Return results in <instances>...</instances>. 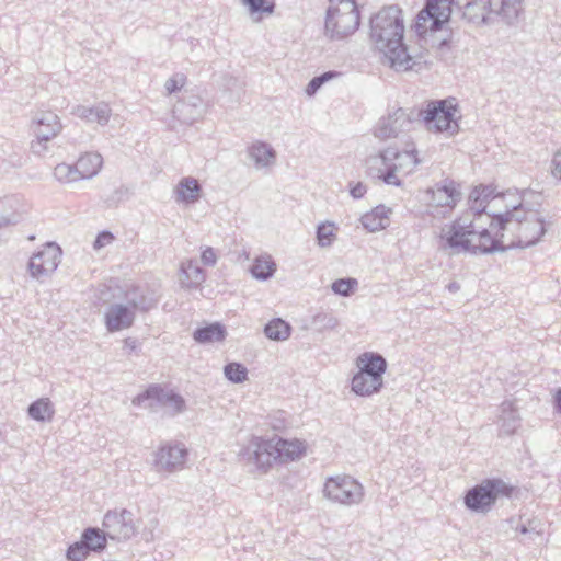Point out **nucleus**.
<instances>
[{"instance_id":"40","label":"nucleus","mask_w":561,"mask_h":561,"mask_svg":"<svg viewBox=\"0 0 561 561\" xmlns=\"http://www.w3.org/2000/svg\"><path fill=\"white\" fill-rule=\"evenodd\" d=\"M248 8L250 15L272 14L275 11V0H241Z\"/></svg>"},{"instance_id":"57","label":"nucleus","mask_w":561,"mask_h":561,"mask_svg":"<svg viewBox=\"0 0 561 561\" xmlns=\"http://www.w3.org/2000/svg\"><path fill=\"white\" fill-rule=\"evenodd\" d=\"M447 289H448L449 293L454 294V293H457L460 289V285L457 282H450L447 285Z\"/></svg>"},{"instance_id":"19","label":"nucleus","mask_w":561,"mask_h":561,"mask_svg":"<svg viewBox=\"0 0 561 561\" xmlns=\"http://www.w3.org/2000/svg\"><path fill=\"white\" fill-rule=\"evenodd\" d=\"M205 113L204 101L201 96L190 94L180 100L173 107V115L183 124L191 125Z\"/></svg>"},{"instance_id":"54","label":"nucleus","mask_w":561,"mask_h":561,"mask_svg":"<svg viewBox=\"0 0 561 561\" xmlns=\"http://www.w3.org/2000/svg\"><path fill=\"white\" fill-rule=\"evenodd\" d=\"M554 410L561 414V388H558L553 396Z\"/></svg>"},{"instance_id":"3","label":"nucleus","mask_w":561,"mask_h":561,"mask_svg":"<svg viewBox=\"0 0 561 561\" xmlns=\"http://www.w3.org/2000/svg\"><path fill=\"white\" fill-rule=\"evenodd\" d=\"M400 159H408L411 168L421 163L415 148L399 150L396 147H388L379 151L378 154L369 156L366 159V174L373 180L400 187L403 185L397 175V172L403 169V164L397 162Z\"/></svg>"},{"instance_id":"29","label":"nucleus","mask_w":561,"mask_h":561,"mask_svg":"<svg viewBox=\"0 0 561 561\" xmlns=\"http://www.w3.org/2000/svg\"><path fill=\"white\" fill-rule=\"evenodd\" d=\"M500 422V434L507 436L513 435L520 426V416L513 402L504 401L501 404Z\"/></svg>"},{"instance_id":"55","label":"nucleus","mask_w":561,"mask_h":561,"mask_svg":"<svg viewBox=\"0 0 561 561\" xmlns=\"http://www.w3.org/2000/svg\"><path fill=\"white\" fill-rule=\"evenodd\" d=\"M124 343H125V346H126L127 348H129L130 351H134V350L137 347V342H136V340H134V339H131V337H127V339H125Z\"/></svg>"},{"instance_id":"38","label":"nucleus","mask_w":561,"mask_h":561,"mask_svg":"<svg viewBox=\"0 0 561 561\" xmlns=\"http://www.w3.org/2000/svg\"><path fill=\"white\" fill-rule=\"evenodd\" d=\"M54 176L62 183H72L82 180L77 163H59L54 169Z\"/></svg>"},{"instance_id":"37","label":"nucleus","mask_w":561,"mask_h":561,"mask_svg":"<svg viewBox=\"0 0 561 561\" xmlns=\"http://www.w3.org/2000/svg\"><path fill=\"white\" fill-rule=\"evenodd\" d=\"M518 211H519V204L512 206L511 209H507L504 213L490 214V216L492 217L490 227L496 228L500 231L505 230L508 225L515 224L516 217L518 216Z\"/></svg>"},{"instance_id":"13","label":"nucleus","mask_w":561,"mask_h":561,"mask_svg":"<svg viewBox=\"0 0 561 561\" xmlns=\"http://www.w3.org/2000/svg\"><path fill=\"white\" fill-rule=\"evenodd\" d=\"M102 527L108 539L115 541H126L136 534L133 513L127 508L119 512L107 511L103 517Z\"/></svg>"},{"instance_id":"51","label":"nucleus","mask_w":561,"mask_h":561,"mask_svg":"<svg viewBox=\"0 0 561 561\" xmlns=\"http://www.w3.org/2000/svg\"><path fill=\"white\" fill-rule=\"evenodd\" d=\"M367 192L366 185L362 182L350 183V194L353 198L359 199Z\"/></svg>"},{"instance_id":"34","label":"nucleus","mask_w":561,"mask_h":561,"mask_svg":"<svg viewBox=\"0 0 561 561\" xmlns=\"http://www.w3.org/2000/svg\"><path fill=\"white\" fill-rule=\"evenodd\" d=\"M276 272V264L272 256H259L250 266V273L253 278L265 282L274 276Z\"/></svg>"},{"instance_id":"27","label":"nucleus","mask_w":561,"mask_h":561,"mask_svg":"<svg viewBox=\"0 0 561 561\" xmlns=\"http://www.w3.org/2000/svg\"><path fill=\"white\" fill-rule=\"evenodd\" d=\"M105 531L99 527H87L80 536V540L90 553H102L107 547Z\"/></svg>"},{"instance_id":"46","label":"nucleus","mask_w":561,"mask_h":561,"mask_svg":"<svg viewBox=\"0 0 561 561\" xmlns=\"http://www.w3.org/2000/svg\"><path fill=\"white\" fill-rule=\"evenodd\" d=\"M167 407L172 409V415L181 414L186 410V401L180 393L173 390L169 401H167Z\"/></svg>"},{"instance_id":"10","label":"nucleus","mask_w":561,"mask_h":561,"mask_svg":"<svg viewBox=\"0 0 561 561\" xmlns=\"http://www.w3.org/2000/svg\"><path fill=\"white\" fill-rule=\"evenodd\" d=\"M323 495L331 502L351 506L363 501L364 488L351 476L329 477L324 482Z\"/></svg>"},{"instance_id":"4","label":"nucleus","mask_w":561,"mask_h":561,"mask_svg":"<svg viewBox=\"0 0 561 561\" xmlns=\"http://www.w3.org/2000/svg\"><path fill=\"white\" fill-rule=\"evenodd\" d=\"M518 493V488L501 478H486L468 489L463 504L471 513L488 514L499 500H511Z\"/></svg>"},{"instance_id":"28","label":"nucleus","mask_w":561,"mask_h":561,"mask_svg":"<svg viewBox=\"0 0 561 561\" xmlns=\"http://www.w3.org/2000/svg\"><path fill=\"white\" fill-rule=\"evenodd\" d=\"M248 154L256 168L270 167L276 159L275 149L270 144L260 140L248 147Z\"/></svg>"},{"instance_id":"61","label":"nucleus","mask_w":561,"mask_h":561,"mask_svg":"<svg viewBox=\"0 0 561 561\" xmlns=\"http://www.w3.org/2000/svg\"><path fill=\"white\" fill-rule=\"evenodd\" d=\"M28 239H30V240H34V239H35V237H34V236H30V237H28Z\"/></svg>"},{"instance_id":"18","label":"nucleus","mask_w":561,"mask_h":561,"mask_svg":"<svg viewBox=\"0 0 561 561\" xmlns=\"http://www.w3.org/2000/svg\"><path fill=\"white\" fill-rule=\"evenodd\" d=\"M104 322L108 332L122 331L134 324L135 312L127 304H112L104 314Z\"/></svg>"},{"instance_id":"35","label":"nucleus","mask_w":561,"mask_h":561,"mask_svg":"<svg viewBox=\"0 0 561 561\" xmlns=\"http://www.w3.org/2000/svg\"><path fill=\"white\" fill-rule=\"evenodd\" d=\"M290 333V324L280 318H274L264 325V334L272 341H285Z\"/></svg>"},{"instance_id":"59","label":"nucleus","mask_w":561,"mask_h":561,"mask_svg":"<svg viewBox=\"0 0 561 561\" xmlns=\"http://www.w3.org/2000/svg\"><path fill=\"white\" fill-rule=\"evenodd\" d=\"M449 42H450V41H449L448 38H444V39H442V41H440V43H439L438 47H439V48H442V47H444V46H448V45H449Z\"/></svg>"},{"instance_id":"5","label":"nucleus","mask_w":561,"mask_h":561,"mask_svg":"<svg viewBox=\"0 0 561 561\" xmlns=\"http://www.w3.org/2000/svg\"><path fill=\"white\" fill-rule=\"evenodd\" d=\"M458 104L455 98L428 100L423 107L417 108L419 124L434 134L455 136L459 133V118L456 117Z\"/></svg>"},{"instance_id":"21","label":"nucleus","mask_w":561,"mask_h":561,"mask_svg":"<svg viewBox=\"0 0 561 561\" xmlns=\"http://www.w3.org/2000/svg\"><path fill=\"white\" fill-rule=\"evenodd\" d=\"M173 390H165L160 383L148 386L142 392L137 394L131 403L136 407H145L154 410L157 405L167 407V401Z\"/></svg>"},{"instance_id":"52","label":"nucleus","mask_w":561,"mask_h":561,"mask_svg":"<svg viewBox=\"0 0 561 561\" xmlns=\"http://www.w3.org/2000/svg\"><path fill=\"white\" fill-rule=\"evenodd\" d=\"M538 526H539L538 522L528 520V524H520L516 527V529L523 535L530 534V533L540 534L541 529H538Z\"/></svg>"},{"instance_id":"22","label":"nucleus","mask_w":561,"mask_h":561,"mask_svg":"<svg viewBox=\"0 0 561 561\" xmlns=\"http://www.w3.org/2000/svg\"><path fill=\"white\" fill-rule=\"evenodd\" d=\"M273 439L276 447V458L280 463L300 459L306 454L307 447L304 440L287 439L278 435H274Z\"/></svg>"},{"instance_id":"60","label":"nucleus","mask_w":561,"mask_h":561,"mask_svg":"<svg viewBox=\"0 0 561 561\" xmlns=\"http://www.w3.org/2000/svg\"><path fill=\"white\" fill-rule=\"evenodd\" d=\"M480 243H484L485 245H490V241L488 239L482 240L480 237Z\"/></svg>"},{"instance_id":"11","label":"nucleus","mask_w":561,"mask_h":561,"mask_svg":"<svg viewBox=\"0 0 561 561\" xmlns=\"http://www.w3.org/2000/svg\"><path fill=\"white\" fill-rule=\"evenodd\" d=\"M416 114L417 107H399L379 119L374 134L380 139L398 137L400 133L409 131L419 124Z\"/></svg>"},{"instance_id":"17","label":"nucleus","mask_w":561,"mask_h":561,"mask_svg":"<svg viewBox=\"0 0 561 561\" xmlns=\"http://www.w3.org/2000/svg\"><path fill=\"white\" fill-rule=\"evenodd\" d=\"M251 446L254 447V449L250 454L249 460L254 462L257 470L267 472L274 462H278L273 437H254L251 442Z\"/></svg>"},{"instance_id":"30","label":"nucleus","mask_w":561,"mask_h":561,"mask_svg":"<svg viewBox=\"0 0 561 561\" xmlns=\"http://www.w3.org/2000/svg\"><path fill=\"white\" fill-rule=\"evenodd\" d=\"M76 163L82 180H89L100 172L103 158L98 152H85L80 156Z\"/></svg>"},{"instance_id":"44","label":"nucleus","mask_w":561,"mask_h":561,"mask_svg":"<svg viewBox=\"0 0 561 561\" xmlns=\"http://www.w3.org/2000/svg\"><path fill=\"white\" fill-rule=\"evenodd\" d=\"M90 554L91 553L79 539L68 546L65 557L67 561H84Z\"/></svg>"},{"instance_id":"47","label":"nucleus","mask_w":561,"mask_h":561,"mask_svg":"<svg viewBox=\"0 0 561 561\" xmlns=\"http://www.w3.org/2000/svg\"><path fill=\"white\" fill-rule=\"evenodd\" d=\"M184 81H185L184 76L174 75L173 77H171L170 79L167 80L164 88L169 94H172V93L181 90V88L184 84Z\"/></svg>"},{"instance_id":"32","label":"nucleus","mask_w":561,"mask_h":561,"mask_svg":"<svg viewBox=\"0 0 561 561\" xmlns=\"http://www.w3.org/2000/svg\"><path fill=\"white\" fill-rule=\"evenodd\" d=\"M180 270L184 276L181 280L183 287L197 288L205 282V271L193 260L182 263Z\"/></svg>"},{"instance_id":"20","label":"nucleus","mask_w":561,"mask_h":561,"mask_svg":"<svg viewBox=\"0 0 561 561\" xmlns=\"http://www.w3.org/2000/svg\"><path fill=\"white\" fill-rule=\"evenodd\" d=\"M125 300L134 312H148L154 309L158 305V297L153 290L133 286L125 293Z\"/></svg>"},{"instance_id":"53","label":"nucleus","mask_w":561,"mask_h":561,"mask_svg":"<svg viewBox=\"0 0 561 561\" xmlns=\"http://www.w3.org/2000/svg\"><path fill=\"white\" fill-rule=\"evenodd\" d=\"M460 225L461 227L463 228L465 232H466V236L468 238L472 237V236H476L478 234L479 236V231L482 229V228H478L473 220H470L469 222H466V220H463L462 218H460Z\"/></svg>"},{"instance_id":"7","label":"nucleus","mask_w":561,"mask_h":561,"mask_svg":"<svg viewBox=\"0 0 561 561\" xmlns=\"http://www.w3.org/2000/svg\"><path fill=\"white\" fill-rule=\"evenodd\" d=\"M479 237L484 240L488 239L490 241V245H485L484 243L472 244L470 238L466 236L463 228L460 225V218L455 219L450 226L448 231L440 236V250H450L451 254H458L460 252H468L471 254H492L495 252H505L503 248V243L493 238L486 228H482L479 231Z\"/></svg>"},{"instance_id":"14","label":"nucleus","mask_w":561,"mask_h":561,"mask_svg":"<svg viewBox=\"0 0 561 561\" xmlns=\"http://www.w3.org/2000/svg\"><path fill=\"white\" fill-rule=\"evenodd\" d=\"M59 117L54 112H42L33 121V133L36 140L32 141L33 152L41 154L45 149V142L56 137L61 130Z\"/></svg>"},{"instance_id":"33","label":"nucleus","mask_w":561,"mask_h":561,"mask_svg":"<svg viewBox=\"0 0 561 561\" xmlns=\"http://www.w3.org/2000/svg\"><path fill=\"white\" fill-rule=\"evenodd\" d=\"M27 415L36 422H50L55 415V408L48 398L33 401L27 408Z\"/></svg>"},{"instance_id":"31","label":"nucleus","mask_w":561,"mask_h":561,"mask_svg":"<svg viewBox=\"0 0 561 561\" xmlns=\"http://www.w3.org/2000/svg\"><path fill=\"white\" fill-rule=\"evenodd\" d=\"M202 186L192 176L183 178L176 186V199L185 204H192L199 199Z\"/></svg>"},{"instance_id":"39","label":"nucleus","mask_w":561,"mask_h":561,"mask_svg":"<svg viewBox=\"0 0 561 561\" xmlns=\"http://www.w3.org/2000/svg\"><path fill=\"white\" fill-rule=\"evenodd\" d=\"M247 367L238 362H230L224 367L225 377L232 383H242L248 379Z\"/></svg>"},{"instance_id":"42","label":"nucleus","mask_w":561,"mask_h":561,"mask_svg":"<svg viewBox=\"0 0 561 561\" xmlns=\"http://www.w3.org/2000/svg\"><path fill=\"white\" fill-rule=\"evenodd\" d=\"M335 226L333 222H322L317 227L316 236L321 248L330 247L335 240Z\"/></svg>"},{"instance_id":"9","label":"nucleus","mask_w":561,"mask_h":561,"mask_svg":"<svg viewBox=\"0 0 561 561\" xmlns=\"http://www.w3.org/2000/svg\"><path fill=\"white\" fill-rule=\"evenodd\" d=\"M515 225L517 240L508 245L503 244L505 251L515 248L526 249L536 245L546 234L550 222H547L540 216L539 210L526 208L523 203H519V211L516 217Z\"/></svg>"},{"instance_id":"16","label":"nucleus","mask_w":561,"mask_h":561,"mask_svg":"<svg viewBox=\"0 0 561 561\" xmlns=\"http://www.w3.org/2000/svg\"><path fill=\"white\" fill-rule=\"evenodd\" d=\"M427 194L431 195L432 203L449 210H453L461 198L459 184L449 178L436 183L433 188H428Z\"/></svg>"},{"instance_id":"49","label":"nucleus","mask_w":561,"mask_h":561,"mask_svg":"<svg viewBox=\"0 0 561 561\" xmlns=\"http://www.w3.org/2000/svg\"><path fill=\"white\" fill-rule=\"evenodd\" d=\"M201 261L206 266H214L217 262V255L211 247H206L202 250Z\"/></svg>"},{"instance_id":"45","label":"nucleus","mask_w":561,"mask_h":561,"mask_svg":"<svg viewBox=\"0 0 561 561\" xmlns=\"http://www.w3.org/2000/svg\"><path fill=\"white\" fill-rule=\"evenodd\" d=\"M10 201H0V228L15 225L19 222V215L15 211L7 213L5 208Z\"/></svg>"},{"instance_id":"25","label":"nucleus","mask_w":561,"mask_h":561,"mask_svg":"<svg viewBox=\"0 0 561 561\" xmlns=\"http://www.w3.org/2000/svg\"><path fill=\"white\" fill-rule=\"evenodd\" d=\"M390 211L391 209L389 207L380 204L373 210L364 214L360 218V222L368 232L382 230L389 225Z\"/></svg>"},{"instance_id":"23","label":"nucleus","mask_w":561,"mask_h":561,"mask_svg":"<svg viewBox=\"0 0 561 561\" xmlns=\"http://www.w3.org/2000/svg\"><path fill=\"white\" fill-rule=\"evenodd\" d=\"M495 196V190L491 185L480 184L472 188L468 197V205L474 215V219L486 213L488 204Z\"/></svg>"},{"instance_id":"56","label":"nucleus","mask_w":561,"mask_h":561,"mask_svg":"<svg viewBox=\"0 0 561 561\" xmlns=\"http://www.w3.org/2000/svg\"><path fill=\"white\" fill-rule=\"evenodd\" d=\"M397 162H401L403 164V169L401 171H404L405 173H410L414 168H411L408 159H400Z\"/></svg>"},{"instance_id":"2","label":"nucleus","mask_w":561,"mask_h":561,"mask_svg":"<svg viewBox=\"0 0 561 561\" xmlns=\"http://www.w3.org/2000/svg\"><path fill=\"white\" fill-rule=\"evenodd\" d=\"M370 39L383 54L389 66L397 71H408L416 66L415 58L404 43L402 10L397 4L382 8L369 21Z\"/></svg>"},{"instance_id":"8","label":"nucleus","mask_w":561,"mask_h":561,"mask_svg":"<svg viewBox=\"0 0 561 561\" xmlns=\"http://www.w3.org/2000/svg\"><path fill=\"white\" fill-rule=\"evenodd\" d=\"M325 12V35L331 39H342L353 34L360 24V14L355 0H329Z\"/></svg>"},{"instance_id":"1","label":"nucleus","mask_w":561,"mask_h":561,"mask_svg":"<svg viewBox=\"0 0 561 561\" xmlns=\"http://www.w3.org/2000/svg\"><path fill=\"white\" fill-rule=\"evenodd\" d=\"M523 13L524 0H426L416 15L415 30L417 33L440 31L453 14L474 25L501 21L512 26Z\"/></svg>"},{"instance_id":"15","label":"nucleus","mask_w":561,"mask_h":561,"mask_svg":"<svg viewBox=\"0 0 561 561\" xmlns=\"http://www.w3.org/2000/svg\"><path fill=\"white\" fill-rule=\"evenodd\" d=\"M187 450L179 444H165L156 453L154 467L157 471L173 472L183 467Z\"/></svg>"},{"instance_id":"50","label":"nucleus","mask_w":561,"mask_h":561,"mask_svg":"<svg viewBox=\"0 0 561 561\" xmlns=\"http://www.w3.org/2000/svg\"><path fill=\"white\" fill-rule=\"evenodd\" d=\"M551 163L553 178L561 182V148L553 154Z\"/></svg>"},{"instance_id":"58","label":"nucleus","mask_w":561,"mask_h":561,"mask_svg":"<svg viewBox=\"0 0 561 561\" xmlns=\"http://www.w3.org/2000/svg\"><path fill=\"white\" fill-rule=\"evenodd\" d=\"M127 191H128V190H127L126 187H124V186H121L119 188H117V190L115 191V195H117V196H118V197H117V199H121V196H122L123 194H126V193H127Z\"/></svg>"},{"instance_id":"26","label":"nucleus","mask_w":561,"mask_h":561,"mask_svg":"<svg viewBox=\"0 0 561 561\" xmlns=\"http://www.w3.org/2000/svg\"><path fill=\"white\" fill-rule=\"evenodd\" d=\"M226 336V327L220 322H213L204 327H198L193 332V339L198 344L222 342Z\"/></svg>"},{"instance_id":"24","label":"nucleus","mask_w":561,"mask_h":561,"mask_svg":"<svg viewBox=\"0 0 561 561\" xmlns=\"http://www.w3.org/2000/svg\"><path fill=\"white\" fill-rule=\"evenodd\" d=\"M72 113L87 122L106 125L111 116V108L106 103H98L94 106L78 105Z\"/></svg>"},{"instance_id":"43","label":"nucleus","mask_w":561,"mask_h":561,"mask_svg":"<svg viewBox=\"0 0 561 561\" xmlns=\"http://www.w3.org/2000/svg\"><path fill=\"white\" fill-rule=\"evenodd\" d=\"M341 73L335 70H329L325 72H322L319 76L313 77L309 83L306 87V93L307 95L311 96L314 95L318 90L328 81L332 80L333 78H337Z\"/></svg>"},{"instance_id":"12","label":"nucleus","mask_w":561,"mask_h":561,"mask_svg":"<svg viewBox=\"0 0 561 561\" xmlns=\"http://www.w3.org/2000/svg\"><path fill=\"white\" fill-rule=\"evenodd\" d=\"M62 251L56 242H47L44 248L30 257L27 270L30 275L42 280L49 277L61 261Z\"/></svg>"},{"instance_id":"6","label":"nucleus","mask_w":561,"mask_h":561,"mask_svg":"<svg viewBox=\"0 0 561 561\" xmlns=\"http://www.w3.org/2000/svg\"><path fill=\"white\" fill-rule=\"evenodd\" d=\"M357 373L351 380V390L358 397H370L383 388L386 358L376 352H365L356 358Z\"/></svg>"},{"instance_id":"48","label":"nucleus","mask_w":561,"mask_h":561,"mask_svg":"<svg viewBox=\"0 0 561 561\" xmlns=\"http://www.w3.org/2000/svg\"><path fill=\"white\" fill-rule=\"evenodd\" d=\"M113 240H114V236L111 231H107V230L101 231L96 236V238L93 242V248L95 250H99V249L110 244Z\"/></svg>"},{"instance_id":"41","label":"nucleus","mask_w":561,"mask_h":561,"mask_svg":"<svg viewBox=\"0 0 561 561\" xmlns=\"http://www.w3.org/2000/svg\"><path fill=\"white\" fill-rule=\"evenodd\" d=\"M358 287V280L354 277L337 278L331 284V289L335 295L350 297Z\"/></svg>"},{"instance_id":"36","label":"nucleus","mask_w":561,"mask_h":561,"mask_svg":"<svg viewBox=\"0 0 561 561\" xmlns=\"http://www.w3.org/2000/svg\"><path fill=\"white\" fill-rule=\"evenodd\" d=\"M339 324L337 318L332 312H318L310 318L306 328L322 333L333 330Z\"/></svg>"}]
</instances>
